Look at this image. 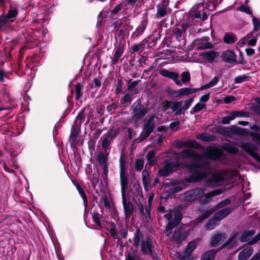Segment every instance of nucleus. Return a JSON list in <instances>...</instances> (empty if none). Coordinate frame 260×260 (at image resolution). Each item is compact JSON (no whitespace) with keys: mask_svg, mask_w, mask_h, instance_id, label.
Returning <instances> with one entry per match:
<instances>
[{"mask_svg":"<svg viewBox=\"0 0 260 260\" xmlns=\"http://www.w3.org/2000/svg\"><path fill=\"white\" fill-rule=\"evenodd\" d=\"M223 154L221 149L214 146L208 147L203 156L197 154L190 149L182 151L179 154V157L188 158L192 161L189 165L192 172L191 176L188 178V181L197 182L207 175L210 166L209 164L203 162V157L217 160L222 157Z\"/></svg>","mask_w":260,"mask_h":260,"instance_id":"obj_1","label":"nucleus"},{"mask_svg":"<svg viewBox=\"0 0 260 260\" xmlns=\"http://www.w3.org/2000/svg\"><path fill=\"white\" fill-rule=\"evenodd\" d=\"M239 175L237 170L222 171L214 173L211 178L206 181V185L208 186H218L224 183L229 184L233 181L234 177Z\"/></svg>","mask_w":260,"mask_h":260,"instance_id":"obj_2","label":"nucleus"},{"mask_svg":"<svg viewBox=\"0 0 260 260\" xmlns=\"http://www.w3.org/2000/svg\"><path fill=\"white\" fill-rule=\"evenodd\" d=\"M221 192V190L216 189L205 194L203 189L197 188L186 192L184 195V200L186 202H192L200 199L203 202L207 203L212 200V197L219 195Z\"/></svg>","mask_w":260,"mask_h":260,"instance_id":"obj_3","label":"nucleus"},{"mask_svg":"<svg viewBox=\"0 0 260 260\" xmlns=\"http://www.w3.org/2000/svg\"><path fill=\"white\" fill-rule=\"evenodd\" d=\"M221 2V0H204L202 3L197 4L192 8L195 11L193 18L205 20L208 18L209 11L214 10Z\"/></svg>","mask_w":260,"mask_h":260,"instance_id":"obj_4","label":"nucleus"},{"mask_svg":"<svg viewBox=\"0 0 260 260\" xmlns=\"http://www.w3.org/2000/svg\"><path fill=\"white\" fill-rule=\"evenodd\" d=\"M134 245L137 248L141 246V251L144 254L149 253L152 257H154L152 240L148 237H143L142 234L139 230H138L135 233Z\"/></svg>","mask_w":260,"mask_h":260,"instance_id":"obj_5","label":"nucleus"},{"mask_svg":"<svg viewBox=\"0 0 260 260\" xmlns=\"http://www.w3.org/2000/svg\"><path fill=\"white\" fill-rule=\"evenodd\" d=\"M154 118V116H151L149 118L145 119L143 125V131L140 136L141 140L148 137L153 131L155 127Z\"/></svg>","mask_w":260,"mask_h":260,"instance_id":"obj_6","label":"nucleus"},{"mask_svg":"<svg viewBox=\"0 0 260 260\" xmlns=\"http://www.w3.org/2000/svg\"><path fill=\"white\" fill-rule=\"evenodd\" d=\"M255 233V232L253 230L245 231L243 232L239 240L242 242L247 241L250 245L254 244L260 239V233L251 239Z\"/></svg>","mask_w":260,"mask_h":260,"instance_id":"obj_7","label":"nucleus"},{"mask_svg":"<svg viewBox=\"0 0 260 260\" xmlns=\"http://www.w3.org/2000/svg\"><path fill=\"white\" fill-rule=\"evenodd\" d=\"M179 166L178 162H172L168 160H166L164 167L158 170V174L160 176H166L172 172L174 168Z\"/></svg>","mask_w":260,"mask_h":260,"instance_id":"obj_8","label":"nucleus"},{"mask_svg":"<svg viewBox=\"0 0 260 260\" xmlns=\"http://www.w3.org/2000/svg\"><path fill=\"white\" fill-rule=\"evenodd\" d=\"M240 147L255 160L260 162V156L256 153L257 148L250 143H243Z\"/></svg>","mask_w":260,"mask_h":260,"instance_id":"obj_9","label":"nucleus"},{"mask_svg":"<svg viewBox=\"0 0 260 260\" xmlns=\"http://www.w3.org/2000/svg\"><path fill=\"white\" fill-rule=\"evenodd\" d=\"M219 54L213 50L204 51L200 53L199 56L205 62L213 63L219 56Z\"/></svg>","mask_w":260,"mask_h":260,"instance_id":"obj_10","label":"nucleus"},{"mask_svg":"<svg viewBox=\"0 0 260 260\" xmlns=\"http://www.w3.org/2000/svg\"><path fill=\"white\" fill-rule=\"evenodd\" d=\"M122 199L125 220H128L133 212V205L130 201L126 202L125 195L122 196Z\"/></svg>","mask_w":260,"mask_h":260,"instance_id":"obj_11","label":"nucleus"},{"mask_svg":"<svg viewBox=\"0 0 260 260\" xmlns=\"http://www.w3.org/2000/svg\"><path fill=\"white\" fill-rule=\"evenodd\" d=\"M199 90H200V88L184 87L180 88L178 90L174 91L173 94L175 97H180L193 94Z\"/></svg>","mask_w":260,"mask_h":260,"instance_id":"obj_12","label":"nucleus"},{"mask_svg":"<svg viewBox=\"0 0 260 260\" xmlns=\"http://www.w3.org/2000/svg\"><path fill=\"white\" fill-rule=\"evenodd\" d=\"M221 57L224 62L227 63H233L236 62L237 56L231 50H226L223 51L221 55Z\"/></svg>","mask_w":260,"mask_h":260,"instance_id":"obj_13","label":"nucleus"},{"mask_svg":"<svg viewBox=\"0 0 260 260\" xmlns=\"http://www.w3.org/2000/svg\"><path fill=\"white\" fill-rule=\"evenodd\" d=\"M188 235L187 230L182 232L180 229L177 230L174 232L172 240L177 243H180L184 241Z\"/></svg>","mask_w":260,"mask_h":260,"instance_id":"obj_14","label":"nucleus"},{"mask_svg":"<svg viewBox=\"0 0 260 260\" xmlns=\"http://www.w3.org/2000/svg\"><path fill=\"white\" fill-rule=\"evenodd\" d=\"M120 184H121V195L123 196L125 195V190L127 188V184H128V180L125 174L124 171L122 168V164L120 165Z\"/></svg>","mask_w":260,"mask_h":260,"instance_id":"obj_15","label":"nucleus"},{"mask_svg":"<svg viewBox=\"0 0 260 260\" xmlns=\"http://www.w3.org/2000/svg\"><path fill=\"white\" fill-rule=\"evenodd\" d=\"M160 74L164 77L172 79L174 81L175 83L179 86H181L182 84L181 81L178 79V74L175 72H170L167 70H162L160 72Z\"/></svg>","mask_w":260,"mask_h":260,"instance_id":"obj_16","label":"nucleus"},{"mask_svg":"<svg viewBox=\"0 0 260 260\" xmlns=\"http://www.w3.org/2000/svg\"><path fill=\"white\" fill-rule=\"evenodd\" d=\"M225 238V234L217 232L211 237L209 244L211 247H216Z\"/></svg>","mask_w":260,"mask_h":260,"instance_id":"obj_17","label":"nucleus"},{"mask_svg":"<svg viewBox=\"0 0 260 260\" xmlns=\"http://www.w3.org/2000/svg\"><path fill=\"white\" fill-rule=\"evenodd\" d=\"M253 252L251 247L247 246L244 248L238 255V260H246L248 258Z\"/></svg>","mask_w":260,"mask_h":260,"instance_id":"obj_18","label":"nucleus"},{"mask_svg":"<svg viewBox=\"0 0 260 260\" xmlns=\"http://www.w3.org/2000/svg\"><path fill=\"white\" fill-rule=\"evenodd\" d=\"M133 117L136 119L139 120L143 117L147 113V110L145 108H138L134 107L133 109Z\"/></svg>","mask_w":260,"mask_h":260,"instance_id":"obj_19","label":"nucleus"},{"mask_svg":"<svg viewBox=\"0 0 260 260\" xmlns=\"http://www.w3.org/2000/svg\"><path fill=\"white\" fill-rule=\"evenodd\" d=\"M231 212V210L229 208H224L223 209L217 212L214 214V218L216 220V221H218L225 217Z\"/></svg>","mask_w":260,"mask_h":260,"instance_id":"obj_20","label":"nucleus"},{"mask_svg":"<svg viewBox=\"0 0 260 260\" xmlns=\"http://www.w3.org/2000/svg\"><path fill=\"white\" fill-rule=\"evenodd\" d=\"M241 116H242L241 112L235 111L231 113L230 115L223 117L221 119V122L223 124H229L231 121L236 117Z\"/></svg>","mask_w":260,"mask_h":260,"instance_id":"obj_21","label":"nucleus"},{"mask_svg":"<svg viewBox=\"0 0 260 260\" xmlns=\"http://www.w3.org/2000/svg\"><path fill=\"white\" fill-rule=\"evenodd\" d=\"M182 207L178 206L177 208L173 210V220L172 221L177 224H179L182 218V214L180 211Z\"/></svg>","mask_w":260,"mask_h":260,"instance_id":"obj_22","label":"nucleus"},{"mask_svg":"<svg viewBox=\"0 0 260 260\" xmlns=\"http://www.w3.org/2000/svg\"><path fill=\"white\" fill-rule=\"evenodd\" d=\"M252 23L253 29L251 34L256 32V37H260V20L257 18L252 16Z\"/></svg>","mask_w":260,"mask_h":260,"instance_id":"obj_23","label":"nucleus"},{"mask_svg":"<svg viewBox=\"0 0 260 260\" xmlns=\"http://www.w3.org/2000/svg\"><path fill=\"white\" fill-rule=\"evenodd\" d=\"M197 48L200 49H209L212 47V44L205 40H197L196 42Z\"/></svg>","mask_w":260,"mask_h":260,"instance_id":"obj_24","label":"nucleus"},{"mask_svg":"<svg viewBox=\"0 0 260 260\" xmlns=\"http://www.w3.org/2000/svg\"><path fill=\"white\" fill-rule=\"evenodd\" d=\"M142 181L145 189L148 190V187L150 183V178L148 172L146 170H144L142 172Z\"/></svg>","mask_w":260,"mask_h":260,"instance_id":"obj_25","label":"nucleus"},{"mask_svg":"<svg viewBox=\"0 0 260 260\" xmlns=\"http://www.w3.org/2000/svg\"><path fill=\"white\" fill-rule=\"evenodd\" d=\"M236 40V36L230 32H226L223 38V42L228 44L234 43Z\"/></svg>","mask_w":260,"mask_h":260,"instance_id":"obj_26","label":"nucleus"},{"mask_svg":"<svg viewBox=\"0 0 260 260\" xmlns=\"http://www.w3.org/2000/svg\"><path fill=\"white\" fill-rule=\"evenodd\" d=\"M217 250H210L202 255L201 260H214L217 253Z\"/></svg>","mask_w":260,"mask_h":260,"instance_id":"obj_27","label":"nucleus"},{"mask_svg":"<svg viewBox=\"0 0 260 260\" xmlns=\"http://www.w3.org/2000/svg\"><path fill=\"white\" fill-rule=\"evenodd\" d=\"M98 160L100 165L104 168V171L107 169V155L103 152H100L98 156Z\"/></svg>","mask_w":260,"mask_h":260,"instance_id":"obj_28","label":"nucleus"},{"mask_svg":"<svg viewBox=\"0 0 260 260\" xmlns=\"http://www.w3.org/2000/svg\"><path fill=\"white\" fill-rule=\"evenodd\" d=\"M252 34L249 33L246 36L241 38L236 44L237 49L243 47L246 44H248V39H250L252 37Z\"/></svg>","mask_w":260,"mask_h":260,"instance_id":"obj_29","label":"nucleus"},{"mask_svg":"<svg viewBox=\"0 0 260 260\" xmlns=\"http://www.w3.org/2000/svg\"><path fill=\"white\" fill-rule=\"evenodd\" d=\"M157 13L156 16L157 18H161L164 17L167 12V9L165 6L162 5H158L156 7Z\"/></svg>","mask_w":260,"mask_h":260,"instance_id":"obj_30","label":"nucleus"},{"mask_svg":"<svg viewBox=\"0 0 260 260\" xmlns=\"http://www.w3.org/2000/svg\"><path fill=\"white\" fill-rule=\"evenodd\" d=\"M181 102H176L173 104L172 110L175 112L176 115H179L182 113L183 108L181 107Z\"/></svg>","mask_w":260,"mask_h":260,"instance_id":"obj_31","label":"nucleus"},{"mask_svg":"<svg viewBox=\"0 0 260 260\" xmlns=\"http://www.w3.org/2000/svg\"><path fill=\"white\" fill-rule=\"evenodd\" d=\"M222 148L226 151L232 153H236L238 151V148L234 144L230 143L223 144Z\"/></svg>","mask_w":260,"mask_h":260,"instance_id":"obj_32","label":"nucleus"},{"mask_svg":"<svg viewBox=\"0 0 260 260\" xmlns=\"http://www.w3.org/2000/svg\"><path fill=\"white\" fill-rule=\"evenodd\" d=\"M219 78L218 77H215L212 80L208 83L202 85L200 88V90H204L206 89L210 88L215 85L219 81Z\"/></svg>","mask_w":260,"mask_h":260,"instance_id":"obj_33","label":"nucleus"},{"mask_svg":"<svg viewBox=\"0 0 260 260\" xmlns=\"http://www.w3.org/2000/svg\"><path fill=\"white\" fill-rule=\"evenodd\" d=\"M148 163L150 166H153L157 162V160L154 156V152L153 151H149L146 155Z\"/></svg>","mask_w":260,"mask_h":260,"instance_id":"obj_34","label":"nucleus"},{"mask_svg":"<svg viewBox=\"0 0 260 260\" xmlns=\"http://www.w3.org/2000/svg\"><path fill=\"white\" fill-rule=\"evenodd\" d=\"M196 247V243L195 241H192L189 242L188 245H187L185 249V254L188 256L190 255L192 251L194 250L195 248Z\"/></svg>","mask_w":260,"mask_h":260,"instance_id":"obj_35","label":"nucleus"},{"mask_svg":"<svg viewBox=\"0 0 260 260\" xmlns=\"http://www.w3.org/2000/svg\"><path fill=\"white\" fill-rule=\"evenodd\" d=\"M123 53V49L122 48L118 47L116 49L114 53V56L112 59V63L115 64L119 59V57L121 56Z\"/></svg>","mask_w":260,"mask_h":260,"instance_id":"obj_36","label":"nucleus"},{"mask_svg":"<svg viewBox=\"0 0 260 260\" xmlns=\"http://www.w3.org/2000/svg\"><path fill=\"white\" fill-rule=\"evenodd\" d=\"M177 224L174 223L172 221L168 222L165 231V234L167 236H169L171 233L172 230L177 225Z\"/></svg>","mask_w":260,"mask_h":260,"instance_id":"obj_37","label":"nucleus"},{"mask_svg":"<svg viewBox=\"0 0 260 260\" xmlns=\"http://www.w3.org/2000/svg\"><path fill=\"white\" fill-rule=\"evenodd\" d=\"M18 14V11L16 8L14 7H11L7 15L5 17H7L8 20L9 21V19L14 18Z\"/></svg>","mask_w":260,"mask_h":260,"instance_id":"obj_38","label":"nucleus"},{"mask_svg":"<svg viewBox=\"0 0 260 260\" xmlns=\"http://www.w3.org/2000/svg\"><path fill=\"white\" fill-rule=\"evenodd\" d=\"M125 257L126 260H140L138 253L136 251L128 252Z\"/></svg>","mask_w":260,"mask_h":260,"instance_id":"obj_39","label":"nucleus"},{"mask_svg":"<svg viewBox=\"0 0 260 260\" xmlns=\"http://www.w3.org/2000/svg\"><path fill=\"white\" fill-rule=\"evenodd\" d=\"M217 221H216L214 218L209 220L208 222L205 225L206 229L207 230H213L217 224Z\"/></svg>","mask_w":260,"mask_h":260,"instance_id":"obj_40","label":"nucleus"},{"mask_svg":"<svg viewBox=\"0 0 260 260\" xmlns=\"http://www.w3.org/2000/svg\"><path fill=\"white\" fill-rule=\"evenodd\" d=\"M197 139L205 141H213L214 140L213 137L205 133L198 135L197 136Z\"/></svg>","mask_w":260,"mask_h":260,"instance_id":"obj_41","label":"nucleus"},{"mask_svg":"<svg viewBox=\"0 0 260 260\" xmlns=\"http://www.w3.org/2000/svg\"><path fill=\"white\" fill-rule=\"evenodd\" d=\"M146 27V23L145 22H143L140 24L137 27L136 32L137 33V35H141L143 31L145 30Z\"/></svg>","mask_w":260,"mask_h":260,"instance_id":"obj_42","label":"nucleus"},{"mask_svg":"<svg viewBox=\"0 0 260 260\" xmlns=\"http://www.w3.org/2000/svg\"><path fill=\"white\" fill-rule=\"evenodd\" d=\"M181 81L185 83L190 80V75L189 72H183L181 73Z\"/></svg>","mask_w":260,"mask_h":260,"instance_id":"obj_43","label":"nucleus"},{"mask_svg":"<svg viewBox=\"0 0 260 260\" xmlns=\"http://www.w3.org/2000/svg\"><path fill=\"white\" fill-rule=\"evenodd\" d=\"M249 80V76L246 75H243L242 76H239L237 77L235 79V83H240L243 82L245 81H248Z\"/></svg>","mask_w":260,"mask_h":260,"instance_id":"obj_44","label":"nucleus"},{"mask_svg":"<svg viewBox=\"0 0 260 260\" xmlns=\"http://www.w3.org/2000/svg\"><path fill=\"white\" fill-rule=\"evenodd\" d=\"M78 131L76 129L73 128L70 134V139L72 140L73 143H74L78 136Z\"/></svg>","mask_w":260,"mask_h":260,"instance_id":"obj_45","label":"nucleus"},{"mask_svg":"<svg viewBox=\"0 0 260 260\" xmlns=\"http://www.w3.org/2000/svg\"><path fill=\"white\" fill-rule=\"evenodd\" d=\"M238 10L241 12L251 15L252 17L253 16L250 8L247 6L242 5Z\"/></svg>","mask_w":260,"mask_h":260,"instance_id":"obj_46","label":"nucleus"},{"mask_svg":"<svg viewBox=\"0 0 260 260\" xmlns=\"http://www.w3.org/2000/svg\"><path fill=\"white\" fill-rule=\"evenodd\" d=\"M205 107L206 105L204 104L199 103L194 106V107L192 109V110L193 112L197 113L205 108Z\"/></svg>","mask_w":260,"mask_h":260,"instance_id":"obj_47","label":"nucleus"},{"mask_svg":"<svg viewBox=\"0 0 260 260\" xmlns=\"http://www.w3.org/2000/svg\"><path fill=\"white\" fill-rule=\"evenodd\" d=\"M144 161L142 159H137L135 162V169L138 171L141 170L143 168Z\"/></svg>","mask_w":260,"mask_h":260,"instance_id":"obj_48","label":"nucleus"},{"mask_svg":"<svg viewBox=\"0 0 260 260\" xmlns=\"http://www.w3.org/2000/svg\"><path fill=\"white\" fill-rule=\"evenodd\" d=\"M213 212V210L212 209H210L206 211L203 214L202 216L199 217V220L200 222H201L204 219L207 218L210 214H211Z\"/></svg>","mask_w":260,"mask_h":260,"instance_id":"obj_49","label":"nucleus"},{"mask_svg":"<svg viewBox=\"0 0 260 260\" xmlns=\"http://www.w3.org/2000/svg\"><path fill=\"white\" fill-rule=\"evenodd\" d=\"M75 89H76V99H79L81 98L82 96V92H81V84L79 83H78L76 84L75 86Z\"/></svg>","mask_w":260,"mask_h":260,"instance_id":"obj_50","label":"nucleus"},{"mask_svg":"<svg viewBox=\"0 0 260 260\" xmlns=\"http://www.w3.org/2000/svg\"><path fill=\"white\" fill-rule=\"evenodd\" d=\"M92 218L93 222L98 226V228H97L96 229H100V228L101 227V224L98 215L97 214H94L92 215Z\"/></svg>","mask_w":260,"mask_h":260,"instance_id":"obj_51","label":"nucleus"},{"mask_svg":"<svg viewBox=\"0 0 260 260\" xmlns=\"http://www.w3.org/2000/svg\"><path fill=\"white\" fill-rule=\"evenodd\" d=\"M193 98H190L188 100H186L184 106L182 107L183 110L185 111L187 110L190 106L192 103L193 102Z\"/></svg>","mask_w":260,"mask_h":260,"instance_id":"obj_52","label":"nucleus"},{"mask_svg":"<svg viewBox=\"0 0 260 260\" xmlns=\"http://www.w3.org/2000/svg\"><path fill=\"white\" fill-rule=\"evenodd\" d=\"M118 131L117 129H111L107 134L108 137H111L113 139L118 134Z\"/></svg>","mask_w":260,"mask_h":260,"instance_id":"obj_53","label":"nucleus"},{"mask_svg":"<svg viewBox=\"0 0 260 260\" xmlns=\"http://www.w3.org/2000/svg\"><path fill=\"white\" fill-rule=\"evenodd\" d=\"M110 145V142L108 140V137L106 136L105 138H104L102 141V146L103 149L106 150L108 149L109 146Z\"/></svg>","mask_w":260,"mask_h":260,"instance_id":"obj_54","label":"nucleus"},{"mask_svg":"<svg viewBox=\"0 0 260 260\" xmlns=\"http://www.w3.org/2000/svg\"><path fill=\"white\" fill-rule=\"evenodd\" d=\"M185 147L190 148H197L199 146L198 144L195 141H188L185 143Z\"/></svg>","mask_w":260,"mask_h":260,"instance_id":"obj_55","label":"nucleus"},{"mask_svg":"<svg viewBox=\"0 0 260 260\" xmlns=\"http://www.w3.org/2000/svg\"><path fill=\"white\" fill-rule=\"evenodd\" d=\"M183 32H184L180 28H176L175 30V34L176 35V38L178 39V40H180V39H182L183 40V38H182V34Z\"/></svg>","mask_w":260,"mask_h":260,"instance_id":"obj_56","label":"nucleus"},{"mask_svg":"<svg viewBox=\"0 0 260 260\" xmlns=\"http://www.w3.org/2000/svg\"><path fill=\"white\" fill-rule=\"evenodd\" d=\"M8 23H9V21L7 18L5 16H0V28Z\"/></svg>","mask_w":260,"mask_h":260,"instance_id":"obj_57","label":"nucleus"},{"mask_svg":"<svg viewBox=\"0 0 260 260\" xmlns=\"http://www.w3.org/2000/svg\"><path fill=\"white\" fill-rule=\"evenodd\" d=\"M80 195L83 199L84 206L86 209L88 206V199H87V196H86L85 192H83V193H81Z\"/></svg>","mask_w":260,"mask_h":260,"instance_id":"obj_58","label":"nucleus"},{"mask_svg":"<svg viewBox=\"0 0 260 260\" xmlns=\"http://www.w3.org/2000/svg\"><path fill=\"white\" fill-rule=\"evenodd\" d=\"M256 102L257 105L254 107V111L260 114V98H257Z\"/></svg>","mask_w":260,"mask_h":260,"instance_id":"obj_59","label":"nucleus"},{"mask_svg":"<svg viewBox=\"0 0 260 260\" xmlns=\"http://www.w3.org/2000/svg\"><path fill=\"white\" fill-rule=\"evenodd\" d=\"M121 5L119 4L117 5L114 9L111 11V14L112 16H114L115 15H116L118 12L121 10Z\"/></svg>","mask_w":260,"mask_h":260,"instance_id":"obj_60","label":"nucleus"},{"mask_svg":"<svg viewBox=\"0 0 260 260\" xmlns=\"http://www.w3.org/2000/svg\"><path fill=\"white\" fill-rule=\"evenodd\" d=\"M256 37L250 39H248V45L250 46H255L256 44Z\"/></svg>","mask_w":260,"mask_h":260,"instance_id":"obj_61","label":"nucleus"},{"mask_svg":"<svg viewBox=\"0 0 260 260\" xmlns=\"http://www.w3.org/2000/svg\"><path fill=\"white\" fill-rule=\"evenodd\" d=\"M209 93L202 95L200 99V101L201 102H206L209 99Z\"/></svg>","mask_w":260,"mask_h":260,"instance_id":"obj_62","label":"nucleus"},{"mask_svg":"<svg viewBox=\"0 0 260 260\" xmlns=\"http://www.w3.org/2000/svg\"><path fill=\"white\" fill-rule=\"evenodd\" d=\"M138 206L141 214L142 215H145L143 204L142 203H139L138 204Z\"/></svg>","mask_w":260,"mask_h":260,"instance_id":"obj_63","label":"nucleus"},{"mask_svg":"<svg viewBox=\"0 0 260 260\" xmlns=\"http://www.w3.org/2000/svg\"><path fill=\"white\" fill-rule=\"evenodd\" d=\"M110 233L111 236L114 238L116 239L117 238V232L116 229L112 227L110 230Z\"/></svg>","mask_w":260,"mask_h":260,"instance_id":"obj_64","label":"nucleus"}]
</instances>
